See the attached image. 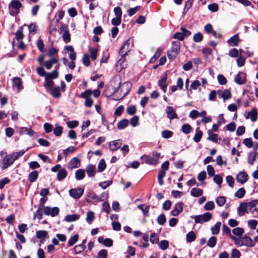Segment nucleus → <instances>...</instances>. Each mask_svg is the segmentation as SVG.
<instances>
[{
  "label": "nucleus",
  "mask_w": 258,
  "mask_h": 258,
  "mask_svg": "<svg viewBox=\"0 0 258 258\" xmlns=\"http://www.w3.org/2000/svg\"><path fill=\"white\" fill-rule=\"evenodd\" d=\"M180 49V42L178 40L173 41L172 43L171 52H168L167 54L169 59H174L179 53Z\"/></svg>",
  "instance_id": "obj_1"
},
{
  "label": "nucleus",
  "mask_w": 258,
  "mask_h": 258,
  "mask_svg": "<svg viewBox=\"0 0 258 258\" xmlns=\"http://www.w3.org/2000/svg\"><path fill=\"white\" fill-rule=\"evenodd\" d=\"M21 3L18 0H12L8 6L9 13L11 16H15L19 12L22 7Z\"/></svg>",
  "instance_id": "obj_2"
},
{
  "label": "nucleus",
  "mask_w": 258,
  "mask_h": 258,
  "mask_svg": "<svg viewBox=\"0 0 258 258\" xmlns=\"http://www.w3.org/2000/svg\"><path fill=\"white\" fill-rule=\"evenodd\" d=\"M134 44L133 40L128 39L123 42L122 45L120 48L119 54L120 56H125L127 53L133 47Z\"/></svg>",
  "instance_id": "obj_3"
},
{
  "label": "nucleus",
  "mask_w": 258,
  "mask_h": 258,
  "mask_svg": "<svg viewBox=\"0 0 258 258\" xmlns=\"http://www.w3.org/2000/svg\"><path fill=\"white\" fill-rule=\"evenodd\" d=\"M92 92L90 90H86L82 92L80 97L85 99V106L87 107H91L93 103V100L91 98Z\"/></svg>",
  "instance_id": "obj_4"
},
{
  "label": "nucleus",
  "mask_w": 258,
  "mask_h": 258,
  "mask_svg": "<svg viewBox=\"0 0 258 258\" xmlns=\"http://www.w3.org/2000/svg\"><path fill=\"white\" fill-rule=\"evenodd\" d=\"M212 218V214L207 212L203 215H196L194 217L195 222L196 223H202L208 222Z\"/></svg>",
  "instance_id": "obj_5"
},
{
  "label": "nucleus",
  "mask_w": 258,
  "mask_h": 258,
  "mask_svg": "<svg viewBox=\"0 0 258 258\" xmlns=\"http://www.w3.org/2000/svg\"><path fill=\"white\" fill-rule=\"evenodd\" d=\"M43 212L45 215L55 217L58 214L59 209L58 207L51 208L50 207L46 206L44 207Z\"/></svg>",
  "instance_id": "obj_6"
},
{
  "label": "nucleus",
  "mask_w": 258,
  "mask_h": 258,
  "mask_svg": "<svg viewBox=\"0 0 258 258\" xmlns=\"http://www.w3.org/2000/svg\"><path fill=\"white\" fill-rule=\"evenodd\" d=\"M69 195L73 198L75 199H80L84 193V189L82 188H71L69 191Z\"/></svg>",
  "instance_id": "obj_7"
},
{
  "label": "nucleus",
  "mask_w": 258,
  "mask_h": 258,
  "mask_svg": "<svg viewBox=\"0 0 258 258\" xmlns=\"http://www.w3.org/2000/svg\"><path fill=\"white\" fill-rule=\"evenodd\" d=\"M14 161L15 160L11 154L6 155L3 159V164L1 166L2 169L3 170H5L12 165Z\"/></svg>",
  "instance_id": "obj_8"
},
{
  "label": "nucleus",
  "mask_w": 258,
  "mask_h": 258,
  "mask_svg": "<svg viewBox=\"0 0 258 258\" xmlns=\"http://www.w3.org/2000/svg\"><path fill=\"white\" fill-rule=\"evenodd\" d=\"M234 82L238 85H242L246 83V74L242 72H239L235 77Z\"/></svg>",
  "instance_id": "obj_9"
},
{
  "label": "nucleus",
  "mask_w": 258,
  "mask_h": 258,
  "mask_svg": "<svg viewBox=\"0 0 258 258\" xmlns=\"http://www.w3.org/2000/svg\"><path fill=\"white\" fill-rule=\"evenodd\" d=\"M184 204L180 202L175 204L174 209L171 212V214L174 216H177L183 211Z\"/></svg>",
  "instance_id": "obj_10"
},
{
  "label": "nucleus",
  "mask_w": 258,
  "mask_h": 258,
  "mask_svg": "<svg viewBox=\"0 0 258 258\" xmlns=\"http://www.w3.org/2000/svg\"><path fill=\"white\" fill-rule=\"evenodd\" d=\"M166 112L167 114V117L169 119L172 120L174 118H178L177 115L173 107L167 106L166 108Z\"/></svg>",
  "instance_id": "obj_11"
},
{
  "label": "nucleus",
  "mask_w": 258,
  "mask_h": 258,
  "mask_svg": "<svg viewBox=\"0 0 258 258\" xmlns=\"http://www.w3.org/2000/svg\"><path fill=\"white\" fill-rule=\"evenodd\" d=\"M121 144L122 141L121 140H116L111 141L109 143V147L110 150L115 151L120 148Z\"/></svg>",
  "instance_id": "obj_12"
},
{
  "label": "nucleus",
  "mask_w": 258,
  "mask_h": 258,
  "mask_svg": "<svg viewBox=\"0 0 258 258\" xmlns=\"http://www.w3.org/2000/svg\"><path fill=\"white\" fill-rule=\"evenodd\" d=\"M80 166V160L77 157L72 158L68 165V168L70 169L78 168Z\"/></svg>",
  "instance_id": "obj_13"
},
{
  "label": "nucleus",
  "mask_w": 258,
  "mask_h": 258,
  "mask_svg": "<svg viewBox=\"0 0 258 258\" xmlns=\"http://www.w3.org/2000/svg\"><path fill=\"white\" fill-rule=\"evenodd\" d=\"M218 95L223 99L224 100L228 99L231 97V92L229 90L226 89L224 90H219L217 91Z\"/></svg>",
  "instance_id": "obj_14"
},
{
  "label": "nucleus",
  "mask_w": 258,
  "mask_h": 258,
  "mask_svg": "<svg viewBox=\"0 0 258 258\" xmlns=\"http://www.w3.org/2000/svg\"><path fill=\"white\" fill-rule=\"evenodd\" d=\"M142 159L144 160L146 163L150 165H156L158 164L157 159H155L151 156L143 155L141 158Z\"/></svg>",
  "instance_id": "obj_15"
},
{
  "label": "nucleus",
  "mask_w": 258,
  "mask_h": 258,
  "mask_svg": "<svg viewBox=\"0 0 258 258\" xmlns=\"http://www.w3.org/2000/svg\"><path fill=\"white\" fill-rule=\"evenodd\" d=\"M242 244L247 247H253L255 245L254 242L248 236L242 237Z\"/></svg>",
  "instance_id": "obj_16"
},
{
  "label": "nucleus",
  "mask_w": 258,
  "mask_h": 258,
  "mask_svg": "<svg viewBox=\"0 0 258 258\" xmlns=\"http://www.w3.org/2000/svg\"><path fill=\"white\" fill-rule=\"evenodd\" d=\"M247 174L243 171L240 172L236 176L237 182L243 184L247 181Z\"/></svg>",
  "instance_id": "obj_17"
},
{
  "label": "nucleus",
  "mask_w": 258,
  "mask_h": 258,
  "mask_svg": "<svg viewBox=\"0 0 258 258\" xmlns=\"http://www.w3.org/2000/svg\"><path fill=\"white\" fill-rule=\"evenodd\" d=\"M13 86L17 88V92H19L23 89L22 79L19 77H14L13 79Z\"/></svg>",
  "instance_id": "obj_18"
},
{
  "label": "nucleus",
  "mask_w": 258,
  "mask_h": 258,
  "mask_svg": "<svg viewBox=\"0 0 258 258\" xmlns=\"http://www.w3.org/2000/svg\"><path fill=\"white\" fill-rule=\"evenodd\" d=\"M167 75L166 73L164 74V77L161 78L158 81V85L161 88V90L165 93L167 89V84H166Z\"/></svg>",
  "instance_id": "obj_19"
},
{
  "label": "nucleus",
  "mask_w": 258,
  "mask_h": 258,
  "mask_svg": "<svg viewBox=\"0 0 258 258\" xmlns=\"http://www.w3.org/2000/svg\"><path fill=\"white\" fill-rule=\"evenodd\" d=\"M20 134H27L31 137H33L36 133L30 127H22L20 128Z\"/></svg>",
  "instance_id": "obj_20"
},
{
  "label": "nucleus",
  "mask_w": 258,
  "mask_h": 258,
  "mask_svg": "<svg viewBox=\"0 0 258 258\" xmlns=\"http://www.w3.org/2000/svg\"><path fill=\"white\" fill-rule=\"evenodd\" d=\"M240 41L238 34H235L227 40V43L231 46H237Z\"/></svg>",
  "instance_id": "obj_21"
},
{
  "label": "nucleus",
  "mask_w": 258,
  "mask_h": 258,
  "mask_svg": "<svg viewBox=\"0 0 258 258\" xmlns=\"http://www.w3.org/2000/svg\"><path fill=\"white\" fill-rule=\"evenodd\" d=\"M250 118L252 122H255L257 118V112L255 108H253L247 113L246 118Z\"/></svg>",
  "instance_id": "obj_22"
},
{
  "label": "nucleus",
  "mask_w": 258,
  "mask_h": 258,
  "mask_svg": "<svg viewBox=\"0 0 258 258\" xmlns=\"http://www.w3.org/2000/svg\"><path fill=\"white\" fill-rule=\"evenodd\" d=\"M98 241L99 243H102L107 247H111L113 244V241L108 238L104 239L102 237H99L98 238Z\"/></svg>",
  "instance_id": "obj_23"
},
{
  "label": "nucleus",
  "mask_w": 258,
  "mask_h": 258,
  "mask_svg": "<svg viewBox=\"0 0 258 258\" xmlns=\"http://www.w3.org/2000/svg\"><path fill=\"white\" fill-rule=\"evenodd\" d=\"M66 49L69 53V58L72 61H74L76 58V53L72 46L69 45L66 47Z\"/></svg>",
  "instance_id": "obj_24"
},
{
  "label": "nucleus",
  "mask_w": 258,
  "mask_h": 258,
  "mask_svg": "<svg viewBox=\"0 0 258 258\" xmlns=\"http://www.w3.org/2000/svg\"><path fill=\"white\" fill-rule=\"evenodd\" d=\"M87 174L89 177H94L95 176L96 171L95 167L92 164H89L86 168Z\"/></svg>",
  "instance_id": "obj_25"
},
{
  "label": "nucleus",
  "mask_w": 258,
  "mask_h": 258,
  "mask_svg": "<svg viewBox=\"0 0 258 258\" xmlns=\"http://www.w3.org/2000/svg\"><path fill=\"white\" fill-rule=\"evenodd\" d=\"M57 63H58V59L54 57L49 60L45 61L44 65L47 70H50L52 67L53 64Z\"/></svg>",
  "instance_id": "obj_26"
},
{
  "label": "nucleus",
  "mask_w": 258,
  "mask_h": 258,
  "mask_svg": "<svg viewBox=\"0 0 258 258\" xmlns=\"http://www.w3.org/2000/svg\"><path fill=\"white\" fill-rule=\"evenodd\" d=\"M50 94L55 98H57L61 96V91L59 87H56L51 89Z\"/></svg>",
  "instance_id": "obj_27"
},
{
  "label": "nucleus",
  "mask_w": 258,
  "mask_h": 258,
  "mask_svg": "<svg viewBox=\"0 0 258 258\" xmlns=\"http://www.w3.org/2000/svg\"><path fill=\"white\" fill-rule=\"evenodd\" d=\"M208 134L209 135V137L208 138V140L215 142L217 143L218 140H220V138H218V135L215 134H213L212 130H209L208 131Z\"/></svg>",
  "instance_id": "obj_28"
},
{
  "label": "nucleus",
  "mask_w": 258,
  "mask_h": 258,
  "mask_svg": "<svg viewBox=\"0 0 258 258\" xmlns=\"http://www.w3.org/2000/svg\"><path fill=\"white\" fill-rule=\"evenodd\" d=\"M38 177V172L36 170L31 172L28 175V180L30 182H35Z\"/></svg>",
  "instance_id": "obj_29"
},
{
  "label": "nucleus",
  "mask_w": 258,
  "mask_h": 258,
  "mask_svg": "<svg viewBox=\"0 0 258 258\" xmlns=\"http://www.w3.org/2000/svg\"><path fill=\"white\" fill-rule=\"evenodd\" d=\"M67 176V170L63 168L60 169L57 174V179L58 181H61Z\"/></svg>",
  "instance_id": "obj_30"
},
{
  "label": "nucleus",
  "mask_w": 258,
  "mask_h": 258,
  "mask_svg": "<svg viewBox=\"0 0 258 258\" xmlns=\"http://www.w3.org/2000/svg\"><path fill=\"white\" fill-rule=\"evenodd\" d=\"M85 176V172L84 169H79L75 172V178L78 180L83 179Z\"/></svg>",
  "instance_id": "obj_31"
},
{
  "label": "nucleus",
  "mask_w": 258,
  "mask_h": 258,
  "mask_svg": "<svg viewBox=\"0 0 258 258\" xmlns=\"http://www.w3.org/2000/svg\"><path fill=\"white\" fill-rule=\"evenodd\" d=\"M203 191L202 189L194 187L190 190V195L194 197H198L202 195Z\"/></svg>",
  "instance_id": "obj_32"
},
{
  "label": "nucleus",
  "mask_w": 258,
  "mask_h": 258,
  "mask_svg": "<svg viewBox=\"0 0 258 258\" xmlns=\"http://www.w3.org/2000/svg\"><path fill=\"white\" fill-rule=\"evenodd\" d=\"M128 124V120L126 119H122L120 120L117 124L118 130H123L127 126Z\"/></svg>",
  "instance_id": "obj_33"
},
{
  "label": "nucleus",
  "mask_w": 258,
  "mask_h": 258,
  "mask_svg": "<svg viewBox=\"0 0 258 258\" xmlns=\"http://www.w3.org/2000/svg\"><path fill=\"white\" fill-rule=\"evenodd\" d=\"M249 211L247 205L246 203H242L240 204L237 208V212L238 213L240 212L248 213ZM240 215V214H239Z\"/></svg>",
  "instance_id": "obj_34"
},
{
  "label": "nucleus",
  "mask_w": 258,
  "mask_h": 258,
  "mask_svg": "<svg viewBox=\"0 0 258 258\" xmlns=\"http://www.w3.org/2000/svg\"><path fill=\"white\" fill-rule=\"evenodd\" d=\"M53 85V81L51 79L46 77L44 85L45 88L48 90L51 89L52 88Z\"/></svg>",
  "instance_id": "obj_35"
},
{
  "label": "nucleus",
  "mask_w": 258,
  "mask_h": 258,
  "mask_svg": "<svg viewBox=\"0 0 258 258\" xmlns=\"http://www.w3.org/2000/svg\"><path fill=\"white\" fill-rule=\"evenodd\" d=\"M80 218L79 215L78 214H73V215H68L65 217V220L67 222H73L78 220Z\"/></svg>",
  "instance_id": "obj_36"
},
{
  "label": "nucleus",
  "mask_w": 258,
  "mask_h": 258,
  "mask_svg": "<svg viewBox=\"0 0 258 258\" xmlns=\"http://www.w3.org/2000/svg\"><path fill=\"white\" fill-rule=\"evenodd\" d=\"M79 239V235L78 234H76L73 237H71L69 239L68 242V246H72L74 245Z\"/></svg>",
  "instance_id": "obj_37"
},
{
  "label": "nucleus",
  "mask_w": 258,
  "mask_h": 258,
  "mask_svg": "<svg viewBox=\"0 0 258 258\" xmlns=\"http://www.w3.org/2000/svg\"><path fill=\"white\" fill-rule=\"evenodd\" d=\"M221 224L220 222H217L214 226L211 227V231L213 234L216 235L219 233Z\"/></svg>",
  "instance_id": "obj_38"
},
{
  "label": "nucleus",
  "mask_w": 258,
  "mask_h": 258,
  "mask_svg": "<svg viewBox=\"0 0 258 258\" xmlns=\"http://www.w3.org/2000/svg\"><path fill=\"white\" fill-rule=\"evenodd\" d=\"M86 248V246L83 244H80L76 245L74 248V252L76 254L80 253Z\"/></svg>",
  "instance_id": "obj_39"
},
{
  "label": "nucleus",
  "mask_w": 258,
  "mask_h": 258,
  "mask_svg": "<svg viewBox=\"0 0 258 258\" xmlns=\"http://www.w3.org/2000/svg\"><path fill=\"white\" fill-rule=\"evenodd\" d=\"M202 132L200 131L199 128L198 127L196 129V133L193 139L194 141L196 143L199 142L202 137Z\"/></svg>",
  "instance_id": "obj_40"
},
{
  "label": "nucleus",
  "mask_w": 258,
  "mask_h": 258,
  "mask_svg": "<svg viewBox=\"0 0 258 258\" xmlns=\"http://www.w3.org/2000/svg\"><path fill=\"white\" fill-rule=\"evenodd\" d=\"M106 167V164L104 159H101L98 165V172H101L103 171Z\"/></svg>",
  "instance_id": "obj_41"
},
{
  "label": "nucleus",
  "mask_w": 258,
  "mask_h": 258,
  "mask_svg": "<svg viewBox=\"0 0 258 258\" xmlns=\"http://www.w3.org/2000/svg\"><path fill=\"white\" fill-rule=\"evenodd\" d=\"M186 241L187 242H192L195 240L196 238V236L195 233L192 231H190L186 235Z\"/></svg>",
  "instance_id": "obj_42"
},
{
  "label": "nucleus",
  "mask_w": 258,
  "mask_h": 258,
  "mask_svg": "<svg viewBox=\"0 0 258 258\" xmlns=\"http://www.w3.org/2000/svg\"><path fill=\"white\" fill-rule=\"evenodd\" d=\"M217 243V238L215 236L211 237L208 242L207 245L211 248H213L215 246Z\"/></svg>",
  "instance_id": "obj_43"
},
{
  "label": "nucleus",
  "mask_w": 258,
  "mask_h": 258,
  "mask_svg": "<svg viewBox=\"0 0 258 258\" xmlns=\"http://www.w3.org/2000/svg\"><path fill=\"white\" fill-rule=\"evenodd\" d=\"M26 151L22 150L20 151L13 153L11 155H12V156L14 158V160L15 161V160H17L20 157L22 156L25 153Z\"/></svg>",
  "instance_id": "obj_44"
},
{
  "label": "nucleus",
  "mask_w": 258,
  "mask_h": 258,
  "mask_svg": "<svg viewBox=\"0 0 258 258\" xmlns=\"http://www.w3.org/2000/svg\"><path fill=\"white\" fill-rule=\"evenodd\" d=\"M95 216L94 213L92 211H89L87 214L86 221L89 224H91L94 220Z\"/></svg>",
  "instance_id": "obj_45"
},
{
  "label": "nucleus",
  "mask_w": 258,
  "mask_h": 258,
  "mask_svg": "<svg viewBox=\"0 0 258 258\" xmlns=\"http://www.w3.org/2000/svg\"><path fill=\"white\" fill-rule=\"evenodd\" d=\"M245 194V190L244 188H239L235 193L234 196L239 199L243 198Z\"/></svg>",
  "instance_id": "obj_46"
},
{
  "label": "nucleus",
  "mask_w": 258,
  "mask_h": 258,
  "mask_svg": "<svg viewBox=\"0 0 258 258\" xmlns=\"http://www.w3.org/2000/svg\"><path fill=\"white\" fill-rule=\"evenodd\" d=\"M256 159V153L250 152L248 157V163L250 165H253Z\"/></svg>",
  "instance_id": "obj_47"
},
{
  "label": "nucleus",
  "mask_w": 258,
  "mask_h": 258,
  "mask_svg": "<svg viewBox=\"0 0 258 258\" xmlns=\"http://www.w3.org/2000/svg\"><path fill=\"white\" fill-rule=\"evenodd\" d=\"M166 221V217L164 214H160L157 219V223L160 225H164Z\"/></svg>",
  "instance_id": "obj_48"
},
{
  "label": "nucleus",
  "mask_w": 258,
  "mask_h": 258,
  "mask_svg": "<svg viewBox=\"0 0 258 258\" xmlns=\"http://www.w3.org/2000/svg\"><path fill=\"white\" fill-rule=\"evenodd\" d=\"M214 208L215 204L213 201H209L207 202L204 206V209L207 211L213 210Z\"/></svg>",
  "instance_id": "obj_49"
},
{
  "label": "nucleus",
  "mask_w": 258,
  "mask_h": 258,
  "mask_svg": "<svg viewBox=\"0 0 258 258\" xmlns=\"http://www.w3.org/2000/svg\"><path fill=\"white\" fill-rule=\"evenodd\" d=\"M48 235V232L45 230H39L36 232V236L38 239H41L46 237Z\"/></svg>",
  "instance_id": "obj_50"
},
{
  "label": "nucleus",
  "mask_w": 258,
  "mask_h": 258,
  "mask_svg": "<svg viewBox=\"0 0 258 258\" xmlns=\"http://www.w3.org/2000/svg\"><path fill=\"white\" fill-rule=\"evenodd\" d=\"M53 134L56 137H59L61 135L62 133V127L56 124L55 127L54 129L53 128Z\"/></svg>",
  "instance_id": "obj_51"
},
{
  "label": "nucleus",
  "mask_w": 258,
  "mask_h": 258,
  "mask_svg": "<svg viewBox=\"0 0 258 258\" xmlns=\"http://www.w3.org/2000/svg\"><path fill=\"white\" fill-rule=\"evenodd\" d=\"M217 204L220 206H223L226 202V198L224 197H218L216 199Z\"/></svg>",
  "instance_id": "obj_52"
},
{
  "label": "nucleus",
  "mask_w": 258,
  "mask_h": 258,
  "mask_svg": "<svg viewBox=\"0 0 258 258\" xmlns=\"http://www.w3.org/2000/svg\"><path fill=\"white\" fill-rule=\"evenodd\" d=\"M15 35H16V39L18 41H19L20 40H21L23 38L24 35L23 34L22 27H20L19 28V29L16 32Z\"/></svg>",
  "instance_id": "obj_53"
},
{
  "label": "nucleus",
  "mask_w": 258,
  "mask_h": 258,
  "mask_svg": "<svg viewBox=\"0 0 258 258\" xmlns=\"http://www.w3.org/2000/svg\"><path fill=\"white\" fill-rule=\"evenodd\" d=\"M191 130V127L189 124H184L181 127V131L185 134H189Z\"/></svg>",
  "instance_id": "obj_54"
},
{
  "label": "nucleus",
  "mask_w": 258,
  "mask_h": 258,
  "mask_svg": "<svg viewBox=\"0 0 258 258\" xmlns=\"http://www.w3.org/2000/svg\"><path fill=\"white\" fill-rule=\"evenodd\" d=\"M43 213V209L40 207L38 208L36 212L34 214V219L37 218L39 220L41 219L42 218V215Z\"/></svg>",
  "instance_id": "obj_55"
},
{
  "label": "nucleus",
  "mask_w": 258,
  "mask_h": 258,
  "mask_svg": "<svg viewBox=\"0 0 258 258\" xmlns=\"http://www.w3.org/2000/svg\"><path fill=\"white\" fill-rule=\"evenodd\" d=\"M169 246V242L166 240H161L159 244V247L163 250L168 248Z\"/></svg>",
  "instance_id": "obj_56"
},
{
  "label": "nucleus",
  "mask_w": 258,
  "mask_h": 258,
  "mask_svg": "<svg viewBox=\"0 0 258 258\" xmlns=\"http://www.w3.org/2000/svg\"><path fill=\"white\" fill-rule=\"evenodd\" d=\"M233 233L238 236H241L244 233V230L240 227H236L232 230Z\"/></svg>",
  "instance_id": "obj_57"
},
{
  "label": "nucleus",
  "mask_w": 258,
  "mask_h": 258,
  "mask_svg": "<svg viewBox=\"0 0 258 258\" xmlns=\"http://www.w3.org/2000/svg\"><path fill=\"white\" fill-rule=\"evenodd\" d=\"M126 112L129 115H133L137 111V108L135 105H130L126 108Z\"/></svg>",
  "instance_id": "obj_58"
},
{
  "label": "nucleus",
  "mask_w": 258,
  "mask_h": 258,
  "mask_svg": "<svg viewBox=\"0 0 258 258\" xmlns=\"http://www.w3.org/2000/svg\"><path fill=\"white\" fill-rule=\"evenodd\" d=\"M217 79L219 83L221 85H225L227 83V80L225 76L223 75H218Z\"/></svg>",
  "instance_id": "obj_59"
},
{
  "label": "nucleus",
  "mask_w": 258,
  "mask_h": 258,
  "mask_svg": "<svg viewBox=\"0 0 258 258\" xmlns=\"http://www.w3.org/2000/svg\"><path fill=\"white\" fill-rule=\"evenodd\" d=\"M62 37L66 43L69 42L71 41V35L69 31L64 32L62 35Z\"/></svg>",
  "instance_id": "obj_60"
},
{
  "label": "nucleus",
  "mask_w": 258,
  "mask_h": 258,
  "mask_svg": "<svg viewBox=\"0 0 258 258\" xmlns=\"http://www.w3.org/2000/svg\"><path fill=\"white\" fill-rule=\"evenodd\" d=\"M245 58L243 56H242L241 55H240L238 56V58L236 60L237 66L239 67H241L243 66L245 64Z\"/></svg>",
  "instance_id": "obj_61"
},
{
  "label": "nucleus",
  "mask_w": 258,
  "mask_h": 258,
  "mask_svg": "<svg viewBox=\"0 0 258 258\" xmlns=\"http://www.w3.org/2000/svg\"><path fill=\"white\" fill-rule=\"evenodd\" d=\"M58 76V72L56 70H54L51 73H47L46 77L51 79H56Z\"/></svg>",
  "instance_id": "obj_62"
},
{
  "label": "nucleus",
  "mask_w": 258,
  "mask_h": 258,
  "mask_svg": "<svg viewBox=\"0 0 258 258\" xmlns=\"http://www.w3.org/2000/svg\"><path fill=\"white\" fill-rule=\"evenodd\" d=\"M89 52L90 53L91 58L93 60L96 59V58L97 57V52H98L97 49H96V48H90L89 49Z\"/></svg>",
  "instance_id": "obj_63"
},
{
  "label": "nucleus",
  "mask_w": 258,
  "mask_h": 258,
  "mask_svg": "<svg viewBox=\"0 0 258 258\" xmlns=\"http://www.w3.org/2000/svg\"><path fill=\"white\" fill-rule=\"evenodd\" d=\"M107 251L105 249H101L98 253V258H107Z\"/></svg>",
  "instance_id": "obj_64"
}]
</instances>
